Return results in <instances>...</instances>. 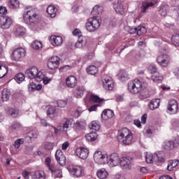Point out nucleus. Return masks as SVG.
I'll return each instance as SVG.
<instances>
[{
	"label": "nucleus",
	"mask_w": 179,
	"mask_h": 179,
	"mask_svg": "<svg viewBox=\"0 0 179 179\" xmlns=\"http://www.w3.org/2000/svg\"><path fill=\"white\" fill-rule=\"evenodd\" d=\"M43 79L41 80V81L43 82V83L45 85H48V83H50V82L51 81V79L49 78L48 77H45V76H44V74L43 73Z\"/></svg>",
	"instance_id": "57"
},
{
	"label": "nucleus",
	"mask_w": 179,
	"mask_h": 179,
	"mask_svg": "<svg viewBox=\"0 0 179 179\" xmlns=\"http://www.w3.org/2000/svg\"><path fill=\"white\" fill-rule=\"evenodd\" d=\"M176 148V143L173 141H166L163 143V148L165 150H172Z\"/></svg>",
	"instance_id": "25"
},
{
	"label": "nucleus",
	"mask_w": 179,
	"mask_h": 179,
	"mask_svg": "<svg viewBox=\"0 0 179 179\" xmlns=\"http://www.w3.org/2000/svg\"><path fill=\"white\" fill-rule=\"evenodd\" d=\"M157 62L161 66H168L169 64H170V56L168 55H161L157 57Z\"/></svg>",
	"instance_id": "13"
},
{
	"label": "nucleus",
	"mask_w": 179,
	"mask_h": 179,
	"mask_svg": "<svg viewBox=\"0 0 179 179\" xmlns=\"http://www.w3.org/2000/svg\"><path fill=\"white\" fill-rule=\"evenodd\" d=\"M36 85L34 83H31L28 85V89L29 91L33 92L34 90H36Z\"/></svg>",
	"instance_id": "56"
},
{
	"label": "nucleus",
	"mask_w": 179,
	"mask_h": 179,
	"mask_svg": "<svg viewBox=\"0 0 179 179\" xmlns=\"http://www.w3.org/2000/svg\"><path fill=\"white\" fill-rule=\"evenodd\" d=\"M153 5H155L153 2L143 1L141 6V13H145L146 10H148L150 6H153Z\"/></svg>",
	"instance_id": "34"
},
{
	"label": "nucleus",
	"mask_w": 179,
	"mask_h": 179,
	"mask_svg": "<svg viewBox=\"0 0 179 179\" xmlns=\"http://www.w3.org/2000/svg\"><path fill=\"white\" fill-rule=\"evenodd\" d=\"M6 8L5 7H0V13L1 15H6L7 13Z\"/></svg>",
	"instance_id": "63"
},
{
	"label": "nucleus",
	"mask_w": 179,
	"mask_h": 179,
	"mask_svg": "<svg viewBox=\"0 0 179 179\" xmlns=\"http://www.w3.org/2000/svg\"><path fill=\"white\" fill-rule=\"evenodd\" d=\"M22 128V124L17 122H15L11 125V129L13 131H19Z\"/></svg>",
	"instance_id": "52"
},
{
	"label": "nucleus",
	"mask_w": 179,
	"mask_h": 179,
	"mask_svg": "<svg viewBox=\"0 0 179 179\" xmlns=\"http://www.w3.org/2000/svg\"><path fill=\"white\" fill-rule=\"evenodd\" d=\"M24 57H26V50L23 48H17L12 53V58L14 61H20Z\"/></svg>",
	"instance_id": "9"
},
{
	"label": "nucleus",
	"mask_w": 179,
	"mask_h": 179,
	"mask_svg": "<svg viewBox=\"0 0 179 179\" xmlns=\"http://www.w3.org/2000/svg\"><path fill=\"white\" fill-rule=\"evenodd\" d=\"M89 128L94 131V132H97V131H100V122L99 121H92L91 124H89Z\"/></svg>",
	"instance_id": "29"
},
{
	"label": "nucleus",
	"mask_w": 179,
	"mask_h": 179,
	"mask_svg": "<svg viewBox=\"0 0 179 179\" xmlns=\"http://www.w3.org/2000/svg\"><path fill=\"white\" fill-rule=\"evenodd\" d=\"M133 139L134 134H132L131 130L128 129L127 128H122L119 131L117 141L120 142V143H122V145H124L125 146L131 145Z\"/></svg>",
	"instance_id": "1"
},
{
	"label": "nucleus",
	"mask_w": 179,
	"mask_h": 179,
	"mask_svg": "<svg viewBox=\"0 0 179 179\" xmlns=\"http://www.w3.org/2000/svg\"><path fill=\"white\" fill-rule=\"evenodd\" d=\"M103 101L104 99H100V97L96 95L91 94L90 97V101H92V103H99L100 104L101 103H103Z\"/></svg>",
	"instance_id": "42"
},
{
	"label": "nucleus",
	"mask_w": 179,
	"mask_h": 179,
	"mask_svg": "<svg viewBox=\"0 0 179 179\" xmlns=\"http://www.w3.org/2000/svg\"><path fill=\"white\" fill-rule=\"evenodd\" d=\"M59 61L60 59L58 57V56H53L49 58L48 63H47V66L49 69H57L58 66H59Z\"/></svg>",
	"instance_id": "10"
},
{
	"label": "nucleus",
	"mask_w": 179,
	"mask_h": 179,
	"mask_svg": "<svg viewBox=\"0 0 179 179\" xmlns=\"http://www.w3.org/2000/svg\"><path fill=\"white\" fill-rule=\"evenodd\" d=\"M23 142H24L23 138H18L15 141L13 146L15 148V149H19V148H20V145H22Z\"/></svg>",
	"instance_id": "51"
},
{
	"label": "nucleus",
	"mask_w": 179,
	"mask_h": 179,
	"mask_svg": "<svg viewBox=\"0 0 179 179\" xmlns=\"http://www.w3.org/2000/svg\"><path fill=\"white\" fill-rule=\"evenodd\" d=\"M73 36H78V38L79 37H83V36H82V32H80V30H79L78 29H74L73 31Z\"/></svg>",
	"instance_id": "55"
},
{
	"label": "nucleus",
	"mask_w": 179,
	"mask_h": 179,
	"mask_svg": "<svg viewBox=\"0 0 179 179\" xmlns=\"http://www.w3.org/2000/svg\"><path fill=\"white\" fill-rule=\"evenodd\" d=\"M108 155L102 151H96L94 154V160L97 164H107V158Z\"/></svg>",
	"instance_id": "7"
},
{
	"label": "nucleus",
	"mask_w": 179,
	"mask_h": 179,
	"mask_svg": "<svg viewBox=\"0 0 179 179\" xmlns=\"http://www.w3.org/2000/svg\"><path fill=\"white\" fill-rule=\"evenodd\" d=\"M9 97H10V91L6 88H4L2 91L1 96L3 101H8V100H9Z\"/></svg>",
	"instance_id": "35"
},
{
	"label": "nucleus",
	"mask_w": 179,
	"mask_h": 179,
	"mask_svg": "<svg viewBox=\"0 0 179 179\" xmlns=\"http://www.w3.org/2000/svg\"><path fill=\"white\" fill-rule=\"evenodd\" d=\"M47 13L50 15V17H55L57 8L53 5H50L46 10Z\"/></svg>",
	"instance_id": "30"
},
{
	"label": "nucleus",
	"mask_w": 179,
	"mask_h": 179,
	"mask_svg": "<svg viewBox=\"0 0 179 179\" xmlns=\"http://www.w3.org/2000/svg\"><path fill=\"white\" fill-rule=\"evenodd\" d=\"M87 72L89 75H96L99 73V69L95 66H90L87 69Z\"/></svg>",
	"instance_id": "41"
},
{
	"label": "nucleus",
	"mask_w": 179,
	"mask_h": 179,
	"mask_svg": "<svg viewBox=\"0 0 179 179\" xmlns=\"http://www.w3.org/2000/svg\"><path fill=\"white\" fill-rule=\"evenodd\" d=\"M137 29V36H142V34H145L147 30L145 27L138 26L136 27Z\"/></svg>",
	"instance_id": "47"
},
{
	"label": "nucleus",
	"mask_w": 179,
	"mask_h": 179,
	"mask_svg": "<svg viewBox=\"0 0 179 179\" xmlns=\"http://www.w3.org/2000/svg\"><path fill=\"white\" fill-rule=\"evenodd\" d=\"M146 120H148V115L147 114H144L141 117V123L142 124H146Z\"/></svg>",
	"instance_id": "62"
},
{
	"label": "nucleus",
	"mask_w": 179,
	"mask_h": 179,
	"mask_svg": "<svg viewBox=\"0 0 179 179\" xmlns=\"http://www.w3.org/2000/svg\"><path fill=\"white\" fill-rule=\"evenodd\" d=\"M66 84L67 87H70L71 89H73V87L78 85V80L76 79V77L70 76L66 78Z\"/></svg>",
	"instance_id": "19"
},
{
	"label": "nucleus",
	"mask_w": 179,
	"mask_h": 179,
	"mask_svg": "<svg viewBox=\"0 0 179 179\" xmlns=\"http://www.w3.org/2000/svg\"><path fill=\"white\" fill-rule=\"evenodd\" d=\"M10 8L15 9L19 8V1L17 0H10L9 2Z\"/></svg>",
	"instance_id": "49"
},
{
	"label": "nucleus",
	"mask_w": 179,
	"mask_h": 179,
	"mask_svg": "<svg viewBox=\"0 0 179 179\" xmlns=\"http://www.w3.org/2000/svg\"><path fill=\"white\" fill-rule=\"evenodd\" d=\"M114 117V112L110 109H105L101 113V118L105 121L110 120Z\"/></svg>",
	"instance_id": "22"
},
{
	"label": "nucleus",
	"mask_w": 179,
	"mask_h": 179,
	"mask_svg": "<svg viewBox=\"0 0 179 179\" xmlns=\"http://www.w3.org/2000/svg\"><path fill=\"white\" fill-rule=\"evenodd\" d=\"M75 128H76V129H78V130L82 129H83V125H81L80 122H76L75 124Z\"/></svg>",
	"instance_id": "59"
},
{
	"label": "nucleus",
	"mask_w": 179,
	"mask_h": 179,
	"mask_svg": "<svg viewBox=\"0 0 179 179\" xmlns=\"http://www.w3.org/2000/svg\"><path fill=\"white\" fill-rule=\"evenodd\" d=\"M83 94H85V87L82 86H78L76 88L74 95L76 96V97H77V99H80V97H82Z\"/></svg>",
	"instance_id": "28"
},
{
	"label": "nucleus",
	"mask_w": 179,
	"mask_h": 179,
	"mask_svg": "<svg viewBox=\"0 0 179 179\" xmlns=\"http://www.w3.org/2000/svg\"><path fill=\"white\" fill-rule=\"evenodd\" d=\"M38 15L36 13L35 9H29L24 14V22L27 24H31V23H36L38 20Z\"/></svg>",
	"instance_id": "5"
},
{
	"label": "nucleus",
	"mask_w": 179,
	"mask_h": 179,
	"mask_svg": "<svg viewBox=\"0 0 179 179\" xmlns=\"http://www.w3.org/2000/svg\"><path fill=\"white\" fill-rule=\"evenodd\" d=\"M120 156L117 153H113L108 155L106 164H108L110 167H115L120 164Z\"/></svg>",
	"instance_id": "8"
},
{
	"label": "nucleus",
	"mask_w": 179,
	"mask_h": 179,
	"mask_svg": "<svg viewBox=\"0 0 179 179\" xmlns=\"http://www.w3.org/2000/svg\"><path fill=\"white\" fill-rule=\"evenodd\" d=\"M171 41L175 47H179V34H176L173 35L172 36Z\"/></svg>",
	"instance_id": "45"
},
{
	"label": "nucleus",
	"mask_w": 179,
	"mask_h": 179,
	"mask_svg": "<svg viewBox=\"0 0 179 179\" xmlns=\"http://www.w3.org/2000/svg\"><path fill=\"white\" fill-rule=\"evenodd\" d=\"M55 158L60 166H65L66 164V157L64 155V152L61 150L56 151Z\"/></svg>",
	"instance_id": "15"
},
{
	"label": "nucleus",
	"mask_w": 179,
	"mask_h": 179,
	"mask_svg": "<svg viewBox=\"0 0 179 179\" xmlns=\"http://www.w3.org/2000/svg\"><path fill=\"white\" fill-rule=\"evenodd\" d=\"M47 175L43 171H36L32 175V179H46Z\"/></svg>",
	"instance_id": "24"
},
{
	"label": "nucleus",
	"mask_w": 179,
	"mask_h": 179,
	"mask_svg": "<svg viewBox=\"0 0 179 179\" xmlns=\"http://www.w3.org/2000/svg\"><path fill=\"white\" fill-rule=\"evenodd\" d=\"M85 138L88 142H93L97 139V133L96 131L90 132L85 135Z\"/></svg>",
	"instance_id": "32"
},
{
	"label": "nucleus",
	"mask_w": 179,
	"mask_h": 179,
	"mask_svg": "<svg viewBox=\"0 0 179 179\" xmlns=\"http://www.w3.org/2000/svg\"><path fill=\"white\" fill-rule=\"evenodd\" d=\"M146 83H142V81L138 79H135L133 81H130L128 83V89L130 93L132 94H138V93H141L143 89H145Z\"/></svg>",
	"instance_id": "2"
},
{
	"label": "nucleus",
	"mask_w": 179,
	"mask_h": 179,
	"mask_svg": "<svg viewBox=\"0 0 179 179\" xmlns=\"http://www.w3.org/2000/svg\"><path fill=\"white\" fill-rule=\"evenodd\" d=\"M24 33H26V29L23 27H18L15 31V36H24Z\"/></svg>",
	"instance_id": "43"
},
{
	"label": "nucleus",
	"mask_w": 179,
	"mask_h": 179,
	"mask_svg": "<svg viewBox=\"0 0 179 179\" xmlns=\"http://www.w3.org/2000/svg\"><path fill=\"white\" fill-rule=\"evenodd\" d=\"M63 39L59 36H50V43L54 47H59L62 45Z\"/></svg>",
	"instance_id": "21"
},
{
	"label": "nucleus",
	"mask_w": 179,
	"mask_h": 179,
	"mask_svg": "<svg viewBox=\"0 0 179 179\" xmlns=\"http://www.w3.org/2000/svg\"><path fill=\"white\" fill-rule=\"evenodd\" d=\"M160 106V99H153L150 105L149 108L150 110H155L156 108H159V106Z\"/></svg>",
	"instance_id": "36"
},
{
	"label": "nucleus",
	"mask_w": 179,
	"mask_h": 179,
	"mask_svg": "<svg viewBox=\"0 0 179 179\" xmlns=\"http://www.w3.org/2000/svg\"><path fill=\"white\" fill-rule=\"evenodd\" d=\"M103 86L105 90H113L114 87V81L110 76H104L102 78Z\"/></svg>",
	"instance_id": "11"
},
{
	"label": "nucleus",
	"mask_w": 179,
	"mask_h": 179,
	"mask_svg": "<svg viewBox=\"0 0 179 179\" xmlns=\"http://www.w3.org/2000/svg\"><path fill=\"white\" fill-rule=\"evenodd\" d=\"M155 162H159L160 163H163V162H164V158L158 157L157 154H155Z\"/></svg>",
	"instance_id": "58"
},
{
	"label": "nucleus",
	"mask_w": 179,
	"mask_h": 179,
	"mask_svg": "<svg viewBox=\"0 0 179 179\" xmlns=\"http://www.w3.org/2000/svg\"><path fill=\"white\" fill-rule=\"evenodd\" d=\"M145 134H147L148 135H152V134H153V132L152 131V127H147L145 129Z\"/></svg>",
	"instance_id": "64"
},
{
	"label": "nucleus",
	"mask_w": 179,
	"mask_h": 179,
	"mask_svg": "<svg viewBox=\"0 0 179 179\" xmlns=\"http://www.w3.org/2000/svg\"><path fill=\"white\" fill-rule=\"evenodd\" d=\"M47 114L51 120H55L57 118V108L54 106H50L48 109Z\"/></svg>",
	"instance_id": "26"
},
{
	"label": "nucleus",
	"mask_w": 179,
	"mask_h": 179,
	"mask_svg": "<svg viewBox=\"0 0 179 179\" xmlns=\"http://www.w3.org/2000/svg\"><path fill=\"white\" fill-rule=\"evenodd\" d=\"M152 80H154V82H157V83H160V82L163 80V77L160 76V74H154L152 75Z\"/></svg>",
	"instance_id": "50"
},
{
	"label": "nucleus",
	"mask_w": 179,
	"mask_h": 179,
	"mask_svg": "<svg viewBox=\"0 0 179 179\" xmlns=\"http://www.w3.org/2000/svg\"><path fill=\"white\" fill-rule=\"evenodd\" d=\"M76 153V155L78 157H80V159H83V160H85L87 159V157L89 156V150L83 147L79 148H77Z\"/></svg>",
	"instance_id": "17"
},
{
	"label": "nucleus",
	"mask_w": 179,
	"mask_h": 179,
	"mask_svg": "<svg viewBox=\"0 0 179 179\" xmlns=\"http://www.w3.org/2000/svg\"><path fill=\"white\" fill-rule=\"evenodd\" d=\"M68 104V100H59L57 101V107H60V108H64V107L66 106Z\"/></svg>",
	"instance_id": "53"
},
{
	"label": "nucleus",
	"mask_w": 179,
	"mask_h": 179,
	"mask_svg": "<svg viewBox=\"0 0 179 179\" xmlns=\"http://www.w3.org/2000/svg\"><path fill=\"white\" fill-rule=\"evenodd\" d=\"M8 66L0 64V79L3 78L8 73Z\"/></svg>",
	"instance_id": "38"
},
{
	"label": "nucleus",
	"mask_w": 179,
	"mask_h": 179,
	"mask_svg": "<svg viewBox=\"0 0 179 179\" xmlns=\"http://www.w3.org/2000/svg\"><path fill=\"white\" fill-rule=\"evenodd\" d=\"M115 10L119 15H124V1L119 0L117 6L115 8Z\"/></svg>",
	"instance_id": "27"
},
{
	"label": "nucleus",
	"mask_w": 179,
	"mask_h": 179,
	"mask_svg": "<svg viewBox=\"0 0 179 179\" xmlns=\"http://www.w3.org/2000/svg\"><path fill=\"white\" fill-rule=\"evenodd\" d=\"M132 160V158L130 157H124L122 159H120L119 164H120L121 167L122 169H131V162Z\"/></svg>",
	"instance_id": "18"
},
{
	"label": "nucleus",
	"mask_w": 179,
	"mask_h": 179,
	"mask_svg": "<svg viewBox=\"0 0 179 179\" xmlns=\"http://www.w3.org/2000/svg\"><path fill=\"white\" fill-rule=\"evenodd\" d=\"M25 75H27L29 79H34L36 82H41L43 78V72L39 71L38 69L36 66H32L27 69L25 71Z\"/></svg>",
	"instance_id": "3"
},
{
	"label": "nucleus",
	"mask_w": 179,
	"mask_h": 179,
	"mask_svg": "<svg viewBox=\"0 0 179 179\" xmlns=\"http://www.w3.org/2000/svg\"><path fill=\"white\" fill-rule=\"evenodd\" d=\"M32 48L34 50H40L41 48H43V43L40 41H35L32 44H31Z\"/></svg>",
	"instance_id": "46"
},
{
	"label": "nucleus",
	"mask_w": 179,
	"mask_h": 179,
	"mask_svg": "<svg viewBox=\"0 0 179 179\" xmlns=\"http://www.w3.org/2000/svg\"><path fill=\"white\" fill-rule=\"evenodd\" d=\"M72 124H73V119L64 118L62 122L63 131H65V129H68V128H71Z\"/></svg>",
	"instance_id": "23"
},
{
	"label": "nucleus",
	"mask_w": 179,
	"mask_h": 179,
	"mask_svg": "<svg viewBox=\"0 0 179 179\" xmlns=\"http://www.w3.org/2000/svg\"><path fill=\"white\" fill-rule=\"evenodd\" d=\"M97 107H99V104H95V105L91 106L90 108H89L88 110L90 112L96 111V110H97Z\"/></svg>",
	"instance_id": "60"
},
{
	"label": "nucleus",
	"mask_w": 179,
	"mask_h": 179,
	"mask_svg": "<svg viewBox=\"0 0 179 179\" xmlns=\"http://www.w3.org/2000/svg\"><path fill=\"white\" fill-rule=\"evenodd\" d=\"M167 110L169 114H177L178 111V103H177V101L174 99L169 101Z\"/></svg>",
	"instance_id": "14"
},
{
	"label": "nucleus",
	"mask_w": 179,
	"mask_h": 179,
	"mask_svg": "<svg viewBox=\"0 0 179 179\" xmlns=\"http://www.w3.org/2000/svg\"><path fill=\"white\" fill-rule=\"evenodd\" d=\"M179 164V162L177 159H173V160H171L169 162L168 166H167V169L169 171H173V169L175 167H177Z\"/></svg>",
	"instance_id": "33"
},
{
	"label": "nucleus",
	"mask_w": 179,
	"mask_h": 179,
	"mask_svg": "<svg viewBox=\"0 0 179 179\" xmlns=\"http://www.w3.org/2000/svg\"><path fill=\"white\" fill-rule=\"evenodd\" d=\"M145 160L147 163L152 164V163L156 160V154L152 155V153H147Z\"/></svg>",
	"instance_id": "40"
},
{
	"label": "nucleus",
	"mask_w": 179,
	"mask_h": 179,
	"mask_svg": "<svg viewBox=\"0 0 179 179\" xmlns=\"http://www.w3.org/2000/svg\"><path fill=\"white\" fill-rule=\"evenodd\" d=\"M8 114L13 118H16V117H17V115L19 114V112L13 108H9L8 110Z\"/></svg>",
	"instance_id": "48"
},
{
	"label": "nucleus",
	"mask_w": 179,
	"mask_h": 179,
	"mask_svg": "<svg viewBox=\"0 0 179 179\" xmlns=\"http://www.w3.org/2000/svg\"><path fill=\"white\" fill-rule=\"evenodd\" d=\"M169 9L170 8L169 7V6H161L159 13L161 16H167V12H169Z\"/></svg>",
	"instance_id": "39"
},
{
	"label": "nucleus",
	"mask_w": 179,
	"mask_h": 179,
	"mask_svg": "<svg viewBox=\"0 0 179 179\" xmlns=\"http://www.w3.org/2000/svg\"><path fill=\"white\" fill-rule=\"evenodd\" d=\"M97 177L100 179H106L108 177V172L105 169H101L97 171Z\"/></svg>",
	"instance_id": "31"
},
{
	"label": "nucleus",
	"mask_w": 179,
	"mask_h": 179,
	"mask_svg": "<svg viewBox=\"0 0 179 179\" xmlns=\"http://www.w3.org/2000/svg\"><path fill=\"white\" fill-rule=\"evenodd\" d=\"M150 71L151 73H156L157 72V68L155 66H150Z\"/></svg>",
	"instance_id": "61"
},
{
	"label": "nucleus",
	"mask_w": 179,
	"mask_h": 179,
	"mask_svg": "<svg viewBox=\"0 0 179 179\" xmlns=\"http://www.w3.org/2000/svg\"><path fill=\"white\" fill-rule=\"evenodd\" d=\"M49 170H50L54 178H62V170L61 169H58L55 166L51 164L49 166Z\"/></svg>",
	"instance_id": "16"
},
{
	"label": "nucleus",
	"mask_w": 179,
	"mask_h": 179,
	"mask_svg": "<svg viewBox=\"0 0 179 179\" xmlns=\"http://www.w3.org/2000/svg\"><path fill=\"white\" fill-rule=\"evenodd\" d=\"M87 45V38L86 36H80L75 44L76 48H83Z\"/></svg>",
	"instance_id": "20"
},
{
	"label": "nucleus",
	"mask_w": 179,
	"mask_h": 179,
	"mask_svg": "<svg viewBox=\"0 0 179 179\" xmlns=\"http://www.w3.org/2000/svg\"><path fill=\"white\" fill-rule=\"evenodd\" d=\"M100 13H103V6H95L92 10V15L96 16V15H100Z\"/></svg>",
	"instance_id": "37"
},
{
	"label": "nucleus",
	"mask_w": 179,
	"mask_h": 179,
	"mask_svg": "<svg viewBox=\"0 0 179 179\" xmlns=\"http://www.w3.org/2000/svg\"><path fill=\"white\" fill-rule=\"evenodd\" d=\"M67 170L70 176L74 178H79L83 176V168H82V166L71 165L67 168Z\"/></svg>",
	"instance_id": "6"
},
{
	"label": "nucleus",
	"mask_w": 179,
	"mask_h": 179,
	"mask_svg": "<svg viewBox=\"0 0 179 179\" xmlns=\"http://www.w3.org/2000/svg\"><path fill=\"white\" fill-rule=\"evenodd\" d=\"M45 150H52L54 149V143L51 142H45L44 144Z\"/></svg>",
	"instance_id": "54"
},
{
	"label": "nucleus",
	"mask_w": 179,
	"mask_h": 179,
	"mask_svg": "<svg viewBox=\"0 0 179 179\" xmlns=\"http://www.w3.org/2000/svg\"><path fill=\"white\" fill-rule=\"evenodd\" d=\"M13 24V21L9 17L0 16V26L1 29H9Z\"/></svg>",
	"instance_id": "12"
},
{
	"label": "nucleus",
	"mask_w": 179,
	"mask_h": 179,
	"mask_svg": "<svg viewBox=\"0 0 179 179\" xmlns=\"http://www.w3.org/2000/svg\"><path fill=\"white\" fill-rule=\"evenodd\" d=\"M101 24V19L99 17L94 16L88 19L85 27L87 31H96Z\"/></svg>",
	"instance_id": "4"
},
{
	"label": "nucleus",
	"mask_w": 179,
	"mask_h": 179,
	"mask_svg": "<svg viewBox=\"0 0 179 179\" xmlns=\"http://www.w3.org/2000/svg\"><path fill=\"white\" fill-rule=\"evenodd\" d=\"M24 74L19 73L15 76L14 79L16 80L17 83H22V82L24 80Z\"/></svg>",
	"instance_id": "44"
}]
</instances>
